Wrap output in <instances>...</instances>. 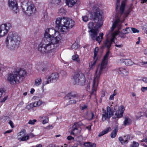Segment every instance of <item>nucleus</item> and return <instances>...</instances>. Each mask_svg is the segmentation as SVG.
Listing matches in <instances>:
<instances>
[{"instance_id": "25", "label": "nucleus", "mask_w": 147, "mask_h": 147, "mask_svg": "<svg viewBox=\"0 0 147 147\" xmlns=\"http://www.w3.org/2000/svg\"><path fill=\"white\" fill-rule=\"evenodd\" d=\"M26 134V130L23 129L20 132L18 133V136L19 137H22L24 136H25Z\"/></svg>"}, {"instance_id": "22", "label": "nucleus", "mask_w": 147, "mask_h": 147, "mask_svg": "<svg viewBox=\"0 0 147 147\" xmlns=\"http://www.w3.org/2000/svg\"><path fill=\"white\" fill-rule=\"evenodd\" d=\"M131 122V120L128 117H125V120L123 123L125 125H129Z\"/></svg>"}, {"instance_id": "40", "label": "nucleus", "mask_w": 147, "mask_h": 147, "mask_svg": "<svg viewBox=\"0 0 147 147\" xmlns=\"http://www.w3.org/2000/svg\"><path fill=\"white\" fill-rule=\"evenodd\" d=\"M118 32V34H118L119 36L121 37V38H125V36L124 35V34H121V32L119 33V32L118 31H116V32H113V33H115V32Z\"/></svg>"}, {"instance_id": "27", "label": "nucleus", "mask_w": 147, "mask_h": 147, "mask_svg": "<svg viewBox=\"0 0 147 147\" xmlns=\"http://www.w3.org/2000/svg\"><path fill=\"white\" fill-rule=\"evenodd\" d=\"M110 53V52L109 51H107L104 56V58L102 61H106V62H108V57Z\"/></svg>"}, {"instance_id": "55", "label": "nucleus", "mask_w": 147, "mask_h": 147, "mask_svg": "<svg viewBox=\"0 0 147 147\" xmlns=\"http://www.w3.org/2000/svg\"><path fill=\"white\" fill-rule=\"evenodd\" d=\"M96 144L95 143H92L90 142L89 147H96Z\"/></svg>"}, {"instance_id": "4", "label": "nucleus", "mask_w": 147, "mask_h": 147, "mask_svg": "<svg viewBox=\"0 0 147 147\" xmlns=\"http://www.w3.org/2000/svg\"><path fill=\"white\" fill-rule=\"evenodd\" d=\"M55 22L56 26L58 27L60 31L63 34L68 32L75 24V21L71 19L64 17L58 18Z\"/></svg>"}, {"instance_id": "11", "label": "nucleus", "mask_w": 147, "mask_h": 147, "mask_svg": "<svg viewBox=\"0 0 147 147\" xmlns=\"http://www.w3.org/2000/svg\"><path fill=\"white\" fill-rule=\"evenodd\" d=\"M11 27V24L9 23L0 25V32L2 36L3 37L6 35Z\"/></svg>"}, {"instance_id": "6", "label": "nucleus", "mask_w": 147, "mask_h": 147, "mask_svg": "<svg viewBox=\"0 0 147 147\" xmlns=\"http://www.w3.org/2000/svg\"><path fill=\"white\" fill-rule=\"evenodd\" d=\"M21 40L20 36L17 33L11 32L8 34L6 38V46L8 49L15 50L19 47Z\"/></svg>"}, {"instance_id": "16", "label": "nucleus", "mask_w": 147, "mask_h": 147, "mask_svg": "<svg viewBox=\"0 0 147 147\" xmlns=\"http://www.w3.org/2000/svg\"><path fill=\"white\" fill-rule=\"evenodd\" d=\"M9 8L16 13L18 11V6L16 0H9Z\"/></svg>"}, {"instance_id": "3", "label": "nucleus", "mask_w": 147, "mask_h": 147, "mask_svg": "<svg viewBox=\"0 0 147 147\" xmlns=\"http://www.w3.org/2000/svg\"><path fill=\"white\" fill-rule=\"evenodd\" d=\"M120 2V0H116L115 20L112 27V31L115 28H117L118 30L121 29V23L124 21L125 18L127 16L132 10L131 8L129 7L124 12L125 6V3L124 1H122L121 6L119 7V5Z\"/></svg>"}, {"instance_id": "9", "label": "nucleus", "mask_w": 147, "mask_h": 147, "mask_svg": "<svg viewBox=\"0 0 147 147\" xmlns=\"http://www.w3.org/2000/svg\"><path fill=\"white\" fill-rule=\"evenodd\" d=\"M86 80L84 76L82 74L75 73L73 78V83L74 85L83 86L85 84Z\"/></svg>"}, {"instance_id": "64", "label": "nucleus", "mask_w": 147, "mask_h": 147, "mask_svg": "<svg viewBox=\"0 0 147 147\" xmlns=\"http://www.w3.org/2000/svg\"><path fill=\"white\" fill-rule=\"evenodd\" d=\"M144 54L147 55V49L145 50L144 51Z\"/></svg>"}, {"instance_id": "26", "label": "nucleus", "mask_w": 147, "mask_h": 147, "mask_svg": "<svg viewBox=\"0 0 147 147\" xmlns=\"http://www.w3.org/2000/svg\"><path fill=\"white\" fill-rule=\"evenodd\" d=\"M125 63L127 66H130L133 65V62L130 59H127L125 60Z\"/></svg>"}, {"instance_id": "58", "label": "nucleus", "mask_w": 147, "mask_h": 147, "mask_svg": "<svg viewBox=\"0 0 147 147\" xmlns=\"http://www.w3.org/2000/svg\"><path fill=\"white\" fill-rule=\"evenodd\" d=\"M7 96H6V97H4L3 98L2 100L1 101V102H4L5 101V100L7 99Z\"/></svg>"}, {"instance_id": "48", "label": "nucleus", "mask_w": 147, "mask_h": 147, "mask_svg": "<svg viewBox=\"0 0 147 147\" xmlns=\"http://www.w3.org/2000/svg\"><path fill=\"white\" fill-rule=\"evenodd\" d=\"M48 118L47 117H46L45 119L43 120L42 121V123L44 124L47 123L48 122Z\"/></svg>"}, {"instance_id": "37", "label": "nucleus", "mask_w": 147, "mask_h": 147, "mask_svg": "<svg viewBox=\"0 0 147 147\" xmlns=\"http://www.w3.org/2000/svg\"><path fill=\"white\" fill-rule=\"evenodd\" d=\"M139 144L138 143L135 142H133V144L131 145L130 147H138Z\"/></svg>"}, {"instance_id": "12", "label": "nucleus", "mask_w": 147, "mask_h": 147, "mask_svg": "<svg viewBox=\"0 0 147 147\" xmlns=\"http://www.w3.org/2000/svg\"><path fill=\"white\" fill-rule=\"evenodd\" d=\"M113 115V111L112 109L109 107H107L106 110H103L102 121H105L107 119H109Z\"/></svg>"}, {"instance_id": "45", "label": "nucleus", "mask_w": 147, "mask_h": 147, "mask_svg": "<svg viewBox=\"0 0 147 147\" xmlns=\"http://www.w3.org/2000/svg\"><path fill=\"white\" fill-rule=\"evenodd\" d=\"M131 29L133 33H138L139 32V31L138 30L135 28H131Z\"/></svg>"}, {"instance_id": "17", "label": "nucleus", "mask_w": 147, "mask_h": 147, "mask_svg": "<svg viewBox=\"0 0 147 147\" xmlns=\"http://www.w3.org/2000/svg\"><path fill=\"white\" fill-rule=\"evenodd\" d=\"M72 128L73 129L70 133L71 134L75 135L80 133L81 129L78 123H74Z\"/></svg>"}, {"instance_id": "41", "label": "nucleus", "mask_w": 147, "mask_h": 147, "mask_svg": "<svg viewBox=\"0 0 147 147\" xmlns=\"http://www.w3.org/2000/svg\"><path fill=\"white\" fill-rule=\"evenodd\" d=\"M82 20L84 21L85 22H86L88 20V17L86 16H85L82 17Z\"/></svg>"}, {"instance_id": "56", "label": "nucleus", "mask_w": 147, "mask_h": 147, "mask_svg": "<svg viewBox=\"0 0 147 147\" xmlns=\"http://www.w3.org/2000/svg\"><path fill=\"white\" fill-rule=\"evenodd\" d=\"M127 143V141H126V140L124 138H123V139L122 141V142L121 143L122 144H124L125 143Z\"/></svg>"}, {"instance_id": "38", "label": "nucleus", "mask_w": 147, "mask_h": 147, "mask_svg": "<svg viewBox=\"0 0 147 147\" xmlns=\"http://www.w3.org/2000/svg\"><path fill=\"white\" fill-rule=\"evenodd\" d=\"M36 122V119L30 120L28 122V124L31 125H34Z\"/></svg>"}, {"instance_id": "60", "label": "nucleus", "mask_w": 147, "mask_h": 147, "mask_svg": "<svg viewBox=\"0 0 147 147\" xmlns=\"http://www.w3.org/2000/svg\"><path fill=\"white\" fill-rule=\"evenodd\" d=\"M12 130H8L6 131H5L4 132V134H5L6 133H10L12 132Z\"/></svg>"}, {"instance_id": "10", "label": "nucleus", "mask_w": 147, "mask_h": 147, "mask_svg": "<svg viewBox=\"0 0 147 147\" xmlns=\"http://www.w3.org/2000/svg\"><path fill=\"white\" fill-rule=\"evenodd\" d=\"M117 105L115 106L114 109L113 119L119 118L122 117L123 112L125 110L124 107L123 105H121L118 108V110L116 111L118 109Z\"/></svg>"}, {"instance_id": "61", "label": "nucleus", "mask_w": 147, "mask_h": 147, "mask_svg": "<svg viewBox=\"0 0 147 147\" xmlns=\"http://www.w3.org/2000/svg\"><path fill=\"white\" fill-rule=\"evenodd\" d=\"M86 128L89 130H90L91 128V125H89L86 127Z\"/></svg>"}, {"instance_id": "42", "label": "nucleus", "mask_w": 147, "mask_h": 147, "mask_svg": "<svg viewBox=\"0 0 147 147\" xmlns=\"http://www.w3.org/2000/svg\"><path fill=\"white\" fill-rule=\"evenodd\" d=\"M76 140L78 142H81L83 140V137L81 135L80 136L77 137Z\"/></svg>"}, {"instance_id": "36", "label": "nucleus", "mask_w": 147, "mask_h": 147, "mask_svg": "<svg viewBox=\"0 0 147 147\" xmlns=\"http://www.w3.org/2000/svg\"><path fill=\"white\" fill-rule=\"evenodd\" d=\"M116 90H115L114 91V92L113 93V94L111 95L109 98V99L110 100H113L114 99V96H115L117 94V93L115 92Z\"/></svg>"}, {"instance_id": "5", "label": "nucleus", "mask_w": 147, "mask_h": 147, "mask_svg": "<svg viewBox=\"0 0 147 147\" xmlns=\"http://www.w3.org/2000/svg\"><path fill=\"white\" fill-rule=\"evenodd\" d=\"M107 63L106 61H102L100 67L98 68L96 71L94 79L93 80L92 90L90 92L91 96L94 95L95 94L100 75L107 70Z\"/></svg>"}, {"instance_id": "39", "label": "nucleus", "mask_w": 147, "mask_h": 147, "mask_svg": "<svg viewBox=\"0 0 147 147\" xmlns=\"http://www.w3.org/2000/svg\"><path fill=\"white\" fill-rule=\"evenodd\" d=\"M59 12L62 13H64L66 12L65 10L63 8H61L59 9Z\"/></svg>"}, {"instance_id": "57", "label": "nucleus", "mask_w": 147, "mask_h": 147, "mask_svg": "<svg viewBox=\"0 0 147 147\" xmlns=\"http://www.w3.org/2000/svg\"><path fill=\"white\" fill-rule=\"evenodd\" d=\"M143 29L145 30L146 31L147 30V24L144 25L143 26Z\"/></svg>"}, {"instance_id": "35", "label": "nucleus", "mask_w": 147, "mask_h": 147, "mask_svg": "<svg viewBox=\"0 0 147 147\" xmlns=\"http://www.w3.org/2000/svg\"><path fill=\"white\" fill-rule=\"evenodd\" d=\"M97 59L96 58L95 59H94V61L93 62H91L90 63L89 66L91 68H93L95 65Z\"/></svg>"}, {"instance_id": "46", "label": "nucleus", "mask_w": 147, "mask_h": 147, "mask_svg": "<svg viewBox=\"0 0 147 147\" xmlns=\"http://www.w3.org/2000/svg\"><path fill=\"white\" fill-rule=\"evenodd\" d=\"M87 106L86 105H84L80 107V109L82 111H84L87 109Z\"/></svg>"}, {"instance_id": "28", "label": "nucleus", "mask_w": 147, "mask_h": 147, "mask_svg": "<svg viewBox=\"0 0 147 147\" xmlns=\"http://www.w3.org/2000/svg\"><path fill=\"white\" fill-rule=\"evenodd\" d=\"M32 103L33 105V107H35L40 106L41 104V102L40 100H39Z\"/></svg>"}, {"instance_id": "23", "label": "nucleus", "mask_w": 147, "mask_h": 147, "mask_svg": "<svg viewBox=\"0 0 147 147\" xmlns=\"http://www.w3.org/2000/svg\"><path fill=\"white\" fill-rule=\"evenodd\" d=\"M131 32L130 28H127L125 29L122 30L121 33L123 34H126L129 33Z\"/></svg>"}, {"instance_id": "34", "label": "nucleus", "mask_w": 147, "mask_h": 147, "mask_svg": "<svg viewBox=\"0 0 147 147\" xmlns=\"http://www.w3.org/2000/svg\"><path fill=\"white\" fill-rule=\"evenodd\" d=\"M21 139V140L22 141H26L28 140L29 139V136H25L22 137H19V139Z\"/></svg>"}, {"instance_id": "50", "label": "nucleus", "mask_w": 147, "mask_h": 147, "mask_svg": "<svg viewBox=\"0 0 147 147\" xmlns=\"http://www.w3.org/2000/svg\"><path fill=\"white\" fill-rule=\"evenodd\" d=\"M90 144V142H85L84 143V145L85 147H89Z\"/></svg>"}, {"instance_id": "2", "label": "nucleus", "mask_w": 147, "mask_h": 147, "mask_svg": "<svg viewBox=\"0 0 147 147\" xmlns=\"http://www.w3.org/2000/svg\"><path fill=\"white\" fill-rule=\"evenodd\" d=\"M94 13L91 16L96 23L94 26V23L90 22L88 24V27L90 29L88 32L91 39L93 40H96L100 43L103 38V33H100L99 36L97 35L99 32L100 28L103 24L102 15V11L98 7L93 9Z\"/></svg>"}, {"instance_id": "13", "label": "nucleus", "mask_w": 147, "mask_h": 147, "mask_svg": "<svg viewBox=\"0 0 147 147\" xmlns=\"http://www.w3.org/2000/svg\"><path fill=\"white\" fill-rule=\"evenodd\" d=\"M67 97L69 99L75 98L74 100H70L68 102V105L72 104H76V102L81 100L80 97L76 93L71 92L69 93L67 95Z\"/></svg>"}, {"instance_id": "54", "label": "nucleus", "mask_w": 147, "mask_h": 147, "mask_svg": "<svg viewBox=\"0 0 147 147\" xmlns=\"http://www.w3.org/2000/svg\"><path fill=\"white\" fill-rule=\"evenodd\" d=\"M74 138L72 137L71 136H68L67 137V139L69 140H74Z\"/></svg>"}, {"instance_id": "8", "label": "nucleus", "mask_w": 147, "mask_h": 147, "mask_svg": "<svg viewBox=\"0 0 147 147\" xmlns=\"http://www.w3.org/2000/svg\"><path fill=\"white\" fill-rule=\"evenodd\" d=\"M21 6L23 12L28 16L32 15L35 13L36 8L32 3L24 2L22 3Z\"/></svg>"}, {"instance_id": "24", "label": "nucleus", "mask_w": 147, "mask_h": 147, "mask_svg": "<svg viewBox=\"0 0 147 147\" xmlns=\"http://www.w3.org/2000/svg\"><path fill=\"white\" fill-rule=\"evenodd\" d=\"M72 59L73 60L76 61L78 63L80 62V61L79 58V56L77 55H75L72 56Z\"/></svg>"}, {"instance_id": "53", "label": "nucleus", "mask_w": 147, "mask_h": 147, "mask_svg": "<svg viewBox=\"0 0 147 147\" xmlns=\"http://www.w3.org/2000/svg\"><path fill=\"white\" fill-rule=\"evenodd\" d=\"M124 138L126 140V141L127 142L129 139V135L125 136Z\"/></svg>"}, {"instance_id": "52", "label": "nucleus", "mask_w": 147, "mask_h": 147, "mask_svg": "<svg viewBox=\"0 0 147 147\" xmlns=\"http://www.w3.org/2000/svg\"><path fill=\"white\" fill-rule=\"evenodd\" d=\"M8 123L10 124L11 127L12 128L14 127V125H13V122H12V121H11V120L9 121Z\"/></svg>"}, {"instance_id": "47", "label": "nucleus", "mask_w": 147, "mask_h": 147, "mask_svg": "<svg viewBox=\"0 0 147 147\" xmlns=\"http://www.w3.org/2000/svg\"><path fill=\"white\" fill-rule=\"evenodd\" d=\"M5 93V90L3 89H0V98L1 97L3 94Z\"/></svg>"}, {"instance_id": "51", "label": "nucleus", "mask_w": 147, "mask_h": 147, "mask_svg": "<svg viewBox=\"0 0 147 147\" xmlns=\"http://www.w3.org/2000/svg\"><path fill=\"white\" fill-rule=\"evenodd\" d=\"M141 90L142 92H144L145 91L147 90V87H142L141 88Z\"/></svg>"}, {"instance_id": "32", "label": "nucleus", "mask_w": 147, "mask_h": 147, "mask_svg": "<svg viewBox=\"0 0 147 147\" xmlns=\"http://www.w3.org/2000/svg\"><path fill=\"white\" fill-rule=\"evenodd\" d=\"M98 51V47H96L94 51V59H95L96 58L97 59V53Z\"/></svg>"}, {"instance_id": "7", "label": "nucleus", "mask_w": 147, "mask_h": 147, "mask_svg": "<svg viewBox=\"0 0 147 147\" xmlns=\"http://www.w3.org/2000/svg\"><path fill=\"white\" fill-rule=\"evenodd\" d=\"M26 73L25 70L21 69L18 71L10 73L8 75V82L11 85L20 82L24 79Z\"/></svg>"}, {"instance_id": "29", "label": "nucleus", "mask_w": 147, "mask_h": 147, "mask_svg": "<svg viewBox=\"0 0 147 147\" xmlns=\"http://www.w3.org/2000/svg\"><path fill=\"white\" fill-rule=\"evenodd\" d=\"M79 45L77 42H75L72 45L71 48L72 49H76L78 48Z\"/></svg>"}, {"instance_id": "20", "label": "nucleus", "mask_w": 147, "mask_h": 147, "mask_svg": "<svg viewBox=\"0 0 147 147\" xmlns=\"http://www.w3.org/2000/svg\"><path fill=\"white\" fill-rule=\"evenodd\" d=\"M118 130L117 126H116L115 127L114 130L113 131L111 132V137L112 138H115L116 137L118 131Z\"/></svg>"}, {"instance_id": "14", "label": "nucleus", "mask_w": 147, "mask_h": 147, "mask_svg": "<svg viewBox=\"0 0 147 147\" xmlns=\"http://www.w3.org/2000/svg\"><path fill=\"white\" fill-rule=\"evenodd\" d=\"M59 77V74L57 73H53L47 78V81L43 82L44 85L48 84L53 81H56Z\"/></svg>"}, {"instance_id": "19", "label": "nucleus", "mask_w": 147, "mask_h": 147, "mask_svg": "<svg viewBox=\"0 0 147 147\" xmlns=\"http://www.w3.org/2000/svg\"><path fill=\"white\" fill-rule=\"evenodd\" d=\"M111 130V128L110 127H109L106 129L103 130L102 131L100 132L98 135V136L99 137L102 136L105 134L107 133L109 131H110Z\"/></svg>"}, {"instance_id": "62", "label": "nucleus", "mask_w": 147, "mask_h": 147, "mask_svg": "<svg viewBox=\"0 0 147 147\" xmlns=\"http://www.w3.org/2000/svg\"><path fill=\"white\" fill-rule=\"evenodd\" d=\"M123 138L122 137H119V140L120 141V142L121 143V142H122V140H123Z\"/></svg>"}, {"instance_id": "49", "label": "nucleus", "mask_w": 147, "mask_h": 147, "mask_svg": "<svg viewBox=\"0 0 147 147\" xmlns=\"http://www.w3.org/2000/svg\"><path fill=\"white\" fill-rule=\"evenodd\" d=\"M142 142H144L147 143V136H144L142 140L141 141Z\"/></svg>"}, {"instance_id": "63", "label": "nucleus", "mask_w": 147, "mask_h": 147, "mask_svg": "<svg viewBox=\"0 0 147 147\" xmlns=\"http://www.w3.org/2000/svg\"><path fill=\"white\" fill-rule=\"evenodd\" d=\"M42 145L41 144H39L37 145L35 147H42Z\"/></svg>"}, {"instance_id": "30", "label": "nucleus", "mask_w": 147, "mask_h": 147, "mask_svg": "<svg viewBox=\"0 0 147 147\" xmlns=\"http://www.w3.org/2000/svg\"><path fill=\"white\" fill-rule=\"evenodd\" d=\"M87 116L89 119L92 120L94 117V114L93 112H91L88 113Z\"/></svg>"}, {"instance_id": "33", "label": "nucleus", "mask_w": 147, "mask_h": 147, "mask_svg": "<svg viewBox=\"0 0 147 147\" xmlns=\"http://www.w3.org/2000/svg\"><path fill=\"white\" fill-rule=\"evenodd\" d=\"M61 2V0H51V3L55 5H58Z\"/></svg>"}, {"instance_id": "31", "label": "nucleus", "mask_w": 147, "mask_h": 147, "mask_svg": "<svg viewBox=\"0 0 147 147\" xmlns=\"http://www.w3.org/2000/svg\"><path fill=\"white\" fill-rule=\"evenodd\" d=\"M42 82V81L40 78L36 79L35 81V85L36 86L39 85L41 84Z\"/></svg>"}, {"instance_id": "44", "label": "nucleus", "mask_w": 147, "mask_h": 147, "mask_svg": "<svg viewBox=\"0 0 147 147\" xmlns=\"http://www.w3.org/2000/svg\"><path fill=\"white\" fill-rule=\"evenodd\" d=\"M114 42V43H115V42ZM115 46L116 47H118V48H121V47H123V45L122 44H118V43H115Z\"/></svg>"}, {"instance_id": "18", "label": "nucleus", "mask_w": 147, "mask_h": 147, "mask_svg": "<svg viewBox=\"0 0 147 147\" xmlns=\"http://www.w3.org/2000/svg\"><path fill=\"white\" fill-rule=\"evenodd\" d=\"M117 69V71H119L120 72V73L126 76L128 74V70L127 69H126L124 68L121 67L118 68Z\"/></svg>"}, {"instance_id": "59", "label": "nucleus", "mask_w": 147, "mask_h": 147, "mask_svg": "<svg viewBox=\"0 0 147 147\" xmlns=\"http://www.w3.org/2000/svg\"><path fill=\"white\" fill-rule=\"evenodd\" d=\"M143 80L145 82L147 83V77H144L143 79Z\"/></svg>"}, {"instance_id": "15", "label": "nucleus", "mask_w": 147, "mask_h": 147, "mask_svg": "<svg viewBox=\"0 0 147 147\" xmlns=\"http://www.w3.org/2000/svg\"><path fill=\"white\" fill-rule=\"evenodd\" d=\"M118 32H117L112 34V38L111 40L106 39L104 43V46L106 47L108 49H109L111 47V44L112 42H114V40L115 39V36L118 34Z\"/></svg>"}, {"instance_id": "1", "label": "nucleus", "mask_w": 147, "mask_h": 147, "mask_svg": "<svg viewBox=\"0 0 147 147\" xmlns=\"http://www.w3.org/2000/svg\"><path fill=\"white\" fill-rule=\"evenodd\" d=\"M62 39L58 31L53 28L47 29L44 38L38 45V50L43 54L52 53L60 44Z\"/></svg>"}, {"instance_id": "21", "label": "nucleus", "mask_w": 147, "mask_h": 147, "mask_svg": "<svg viewBox=\"0 0 147 147\" xmlns=\"http://www.w3.org/2000/svg\"><path fill=\"white\" fill-rule=\"evenodd\" d=\"M70 3L68 1L66 2V4L69 7H72L74 5L77 3V0L74 1V0H70Z\"/></svg>"}, {"instance_id": "43", "label": "nucleus", "mask_w": 147, "mask_h": 147, "mask_svg": "<svg viewBox=\"0 0 147 147\" xmlns=\"http://www.w3.org/2000/svg\"><path fill=\"white\" fill-rule=\"evenodd\" d=\"M33 107V105L32 103L28 105L26 107V108L29 110Z\"/></svg>"}]
</instances>
